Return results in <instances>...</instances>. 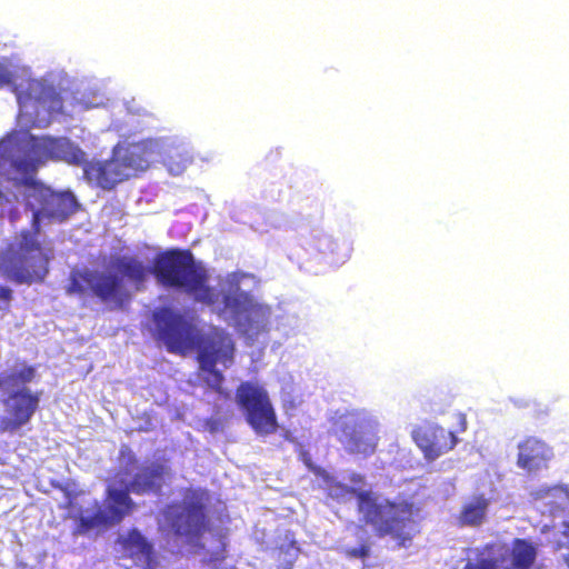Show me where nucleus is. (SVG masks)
<instances>
[{"instance_id": "1", "label": "nucleus", "mask_w": 569, "mask_h": 569, "mask_svg": "<svg viewBox=\"0 0 569 569\" xmlns=\"http://www.w3.org/2000/svg\"><path fill=\"white\" fill-rule=\"evenodd\" d=\"M152 321L156 339L162 341L169 352L186 356L198 351L202 381L210 390L228 398L229 392L223 389L224 376L216 366L221 363L229 368L233 363L236 346L231 335L219 327L203 332L192 319L170 307L157 308Z\"/></svg>"}, {"instance_id": "2", "label": "nucleus", "mask_w": 569, "mask_h": 569, "mask_svg": "<svg viewBox=\"0 0 569 569\" xmlns=\"http://www.w3.org/2000/svg\"><path fill=\"white\" fill-rule=\"evenodd\" d=\"M111 270L89 268L71 270L66 293L79 298H92L111 310L123 309L132 300L130 284L134 291H142L151 274V267L133 254L114 256Z\"/></svg>"}, {"instance_id": "3", "label": "nucleus", "mask_w": 569, "mask_h": 569, "mask_svg": "<svg viewBox=\"0 0 569 569\" xmlns=\"http://www.w3.org/2000/svg\"><path fill=\"white\" fill-rule=\"evenodd\" d=\"M0 176L12 179H37L47 161L78 166L86 162V152L66 137L33 136L12 132L0 140Z\"/></svg>"}, {"instance_id": "4", "label": "nucleus", "mask_w": 569, "mask_h": 569, "mask_svg": "<svg viewBox=\"0 0 569 569\" xmlns=\"http://www.w3.org/2000/svg\"><path fill=\"white\" fill-rule=\"evenodd\" d=\"M357 500V511L377 538L390 537L398 548L407 547L419 533V507L409 500H380L371 490L350 488Z\"/></svg>"}, {"instance_id": "5", "label": "nucleus", "mask_w": 569, "mask_h": 569, "mask_svg": "<svg viewBox=\"0 0 569 569\" xmlns=\"http://www.w3.org/2000/svg\"><path fill=\"white\" fill-rule=\"evenodd\" d=\"M158 284L190 296L196 302L213 306L219 295L209 284L208 270L190 249L170 248L158 252L151 264Z\"/></svg>"}, {"instance_id": "6", "label": "nucleus", "mask_w": 569, "mask_h": 569, "mask_svg": "<svg viewBox=\"0 0 569 569\" xmlns=\"http://www.w3.org/2000/svg\"><path fill=\"white\" fill-rule=\"evenodd\" d=\"M41 230V212L32 213L31 229L21 230L17 250L8 248L0 253V273L16 283L42 282L53 258L52 248L38 240Z\"/></svg>"}, {"instance_id": "7", "label": "nucleus", "mask_w": 569, "mask_h": 569, "mask_svg": "<svg viewBox=\"0 0 569 569\" xmlns=\"http://www.w3.org/2000/svg\"><path fill=\"white\" fill-rule=\"evenodd\" d=\"M37 370L24 361L17 362V368L8 375L0 372V389H9L22 386L12 390L1 400L6 416L0 419V432L14 433L28 425L39 409L41 392L32 391L26 385L33 381Z\"/></svg>"}, {"instance_id": "8", "label": "nucleus", "mask_w": 569, "mask_h": 569, "mask_svg": "<svg viewBox=\"0 0 569 569\" xmlns=\"http://www.w3.org/2000/svg\"><path fill=\"white\" fill-rule=\"evenodd\" d=\"M236 401L246 421L257 435L268 436L278 430L276 410L268 391L261 385L251 381L241 382L236 389Z\"/></svg>"}, {"instance_id": "9", "label": "nucleus", "mask_w": 569, "mask_h": 569, "mask_svg": "<svg viewBox=\"0 0 569 569\" xmlns=\"http://www.w3.org/2000/svg\"><path fill=\"white\" fill-rule=\"evenodd\" d=\"M164 516L177 536L199 539L210 530V520L200 492L188 490L180 502L167 506Z\"/></svg>"}, {"instance_id": "10", "label": "nucleus", "mask_w": 569, "mask_h": 569, "mask_svg": "<svg viewBox=\"0 0 569 569\" xmlns=\"http://www.w3.org/2000/svg\"><path fill=\"white\" fill-rule=\"evenodd\" d=\"M130 492L128 486L124 489L108 487L104 508H101L99 502L96 501L94 512L91 516H80L78 518L74 535H87L92 530L120 523L136 508Z\"/></svg>"}, {"instance_id": "11", "label": "nucleus", "mask_w": 569, "mask_h": 569, "mask_svg": "<svg viewBox=\"0 0 569 569\" xmlns=\"http://www.w3.org/2000/svg\"><path fill=\"white\" fill-rule=\"evenodd\" d=\"M335 435L346 451L365 457L375 453L379 441L378 423L361 412L342 416Z\"/></svg>"}, {"instance_id": "12", "label": "nucleus", "mask_w": 569, "mask_h": 569, "mask_svg": "<svg viewBox=\"0 0 569 569\" xmlns=\"http://www.w3.org/2000/svg\"><path fill=\"white\" fill-rule=\"evenodd\" d=\"M453 416L457 420V426L452 430H447L437 423L427 422L415 427L411 431L415 443L428 461H433L451 451L459 441L457 435L467 430L468 421L466 415L458 411Z\"/></svg>"}, {"instance_id": "13", "label": "nucleus", "mask_w": 569, "mask_h": 569, "mask_svg": "<svg viewBox=\"0 0 569 569\" xmlns=\"http://www.w3.org/2000/svg\"><path fill=\"white\" fill-rule=\"evenodd\" d=\"M12 182L16 187L26 189V198L38 202L40 208L33 212L40 211L41 217L62 221L77 210V199L70 191L56 192L38 179H12Z\"/></svg>"}, {"instance_id": "14", "label": "nucleus", "mask_w": 569, "mask_h": 569, "mask_svg": "<svg viewBox=\"0 0 569 569\" xmlns=\"http://www.w3.org/2000/svg\"><path fill=\"white\" fill-rule=\"evenodd\" d=\"M79 167H82L83 176L89 182L107 191L130 179L114 150L108 160L89 161L86 158V162Z\"/></svg>"}, {"instance_id": "15", "label": "nucleus", "mask_w": 569, "mask_h": 569, "mask_svg": "<svg viewBox=\"0 0 569 569\" xmlns=\"http://www.w3.org/2000/svg\"><path fill=\"white\" fill-rule=\"evenodd\" d=\"M113 150L123 164L128 177L131 178L149 168L159 152V144L157 140L144 139L124 146L118 144Z\"/></svg>"}, {"instance_id": "16", "label": "nucleus", "mask_w": 569, "mask_h": 569, "mask_svg": "<svg viewBox=\"0 0 569 569\" xmlns=\"http://www.w3.org/2000/svg\"><path fill=\"white\" fill-rule=\"evenodd\" d=\"M552 458V448L537 437H527L518 445L517 466L528 473L547 469Z\"/></svg>"}, {"instance_id": "17", "label": "nucleus", "mask_w": 569, "mask_h": 569, "mask_svg": "<svg viewBox=\"0 0 569 569\" xmlns=\"http://www.w3.org/2000/svg\"><path fill=\"white\" fill-rule=\"evenodd\" d=\"M170 475V468L161 461L142 466L128 483L129 490L136 495H160Z\"/></svg>"}, {"instance_id": "18", "label": "nucleus", "mask_w": 569, "mask_h": 569, "mask_svg": "<svg viewBox=\"0 0 569 569\" xmlns=\"http://www.w3.org/2000/svg\"><path fill=\"white\" fill-rule=\"evenodd\" d=\"M118 542L124 556L134 562L144 563V569L152 568L153 547L138 529H130L126 535L118 538Z\"/></svg>"}, {"instance_id": "19", "label": "nucleus", "mask_w": 569, "mask_h": 569, "mask_svg": "<svg viewBox=\"0 0 569 569\" xmlns=\"http://www.w3.org/2000/svg\"><path fill=\"white\" fill-rule=\"evenodd\" d=\"M310 253L318 257L320 262L330 266L341 264L349 258L348 248L340 247L336 240L328 236L316 238L310 243Z\"/></svg>"}, {"instance_id": "20", "label": "nucleus", "mask_w": 569, "mask_h": 569, "mask_svg": "<svg viewBox=\"0 0 569 569\" xmlns=\"http://www.w3.org/2000/svg\"><path fill=\"white\" fill-rule=\"evenodd\" d=\"M535 502L541 501L551 513L562 510L569 501V489L565 485L542 486L529 493Z\"/></svg>"}, {"instance_id": "21", "label": "nucleus", "mask_w": 569, "mask_h": 569, "mask_svg": "<svg viewBox=\"0 0 569 569\" xmlns=\"http://www.w3.org/2000/svg\"><path fill=\"white\" fill-rule=\"evenodd\" d=\"M510 565L503 569H532L538 550L535 543L523 538H515L509 551Z\"/></svg>"}, {"instance_id": "22", "label": "nucleus", "mask_w": 569, "mask_h": 569, "mask_svg": "<svg viewBox=\"0 0 569 569\" xmlns=\"http://www.w3.org/2000/svg\"><path fill=\"white\" fill-rule=\"evenodd\" d=\"M489 499L485 495L473 496L463 503L459 513V522L463 526L478 527L486 519Z\"/></svg>"}, {"instance_id": "23", "label": "nucleus", "mask_w": 569, "mask_h": 569, "mask_svg": "<svg viewBox=\"0 0 569 569\" xmlns=\"http://www.w3.org/2000/svg\"><path fill=\"white\" fill-rule=\"evenodd\" d=\"M509 551L503 542H489L483 546L473 561H468L463 569H498L499 557Z\"/></svg>"}, {"instance_id": "24", "label": "nucleus", "mask_w": 569, "mask_h": 569, "mask_svg": "<svg viewBox=\"0 0 569 569\" xmlns=\"http://www.w3.org/2000/svg\"><path fill=\"white\" fill-rule=\"evenodd\" d=\"M193 160L192 154L187 150L182 149L181 151L178 149H173L167 157V164L171 171H182L190 164Z\"/></svg>"}, {"instance_id": "25", "label": "nucleus", "mask_w": 569, "mask_h": 569, "mask_svg": "<svg viewBox=\"0 0 569 569\" xmlns=\"http://www.w3.org/2000/svg\"><path fill=\"white\" fill-rule=\"evenodd\" d=\"M12 72L4 64L0 63V88L12 84Z\"/></svg>"}, {"instance_id": "26", "label": "nucleus", "mask_w": 569, "mask_h": 569, "mask_svg": "<svg viewBox=\"0 0 569 569\" xmlns=\"http://www.w3.org/2000/svg\"><path fill=\"white\" fill-rule=\"evenodd\" d=\"M12 91L16 93L20 107H24L32 99L30 89L28 91H21L17 86H12Z\"/></svg>"}, {"instance_id": "27", "label": "nucleus", "mask_w": 569, "mask_h": 569, "mask_svg": "<svg viewBox=\"0 0 569 569\" xmlns=\"http://www.w3.org/2000/svg\"><path fill=\"white\" fill-rule=\"evenodd\" d=\"M0 217H7L10 222H16L20 218V213L18 208L14 206V203L9 204L8 209H1Z\"/></svg>"}, {"instance_id": "28", "label": "nucleus", "mask_w": 569, "mask_h": 569, "mask_svg": "<svg viewBox=\"0 0 569 569\" xmlns=\"http://www.w3.org/2000/svg\"><path fill=\"white\" fill-rule=\"evenodd\" d=\"M12 290L9 287L0 286V302L4 303V309L9 308V305L12 300Z\"/></svg>"}, {"instance_id": "29", "label": "nucleus", "mask_w": 569, "mask_h": 569, "mask_svg": "<svg viewBox=\"0 0 569 569\" xmlns=\"http://www.w3.org/2000/svg\"><path fill=\"white\" fill-rule=\"evenodd\" d=\"M18 200L17 196L12 192H6L0 188V206H9L16 203Z\"/></svg>"}, {"instance_id": "30", "label": "nucleus", "mask_w": 569, "mask_h": 569, "mask_svg": "<svg viewBox=\"0 0 569 569\" xmlns=\"http://www.w3.org/2000/svg\"><path fill=\"white\" fill-rule=\"evenodd\" d=\"M369 553H370V548L366 543L360 545L358 548L350 551L351 556L361 558V559L369 557Z\"/></svg>"}, {"instance_id": "31", "label": "nucleus", "mask_w": 569, "mask_h": 569, "mask_svg": "<svg viewBox=\"0 0 569 569\" xmlns=\"http://www.w3.org/2000/svg\"><path fill=\"white\" fill-rule=\"evenodd\" d=\"M563 548H569V545H565L563 542H560V541L555 545L556 550H561ZM563 562L569 568V552L563 556Z\"/></svg>"}, {"instance_id": "32", "label": "nucleus", "mask_w": 569, "mask_h": 569, "mask_svg": "<svg viewBox=\"0 0 569 569\" xmlns=\"http://www.w3.org/2000/svg\"><path fill=\"white\" fill-rule=\"evenodd\" d=\"M562 536L569 539V521L562 522Z\"/></svg>"}, {"instance_id": "33", "label": "nucleus", "mask_w": 569, "mask_h": 569, "mask_svg": "<svg viewBox=\"0 0 569 569\" xmlns=\"http://www.w3.org/2000/svg\"><path fill=\"white\" fill-rule=\"evenodd\" d=\"M278 157H279V151L274 150V151L269 152V154L267 156V159L270 161H274Z\"/></svg>"}, {"instance_id": "34", "label": "nucleus", "mask_w": 569, "mask_h": 569, "mask_svg": "<svg viewBox=\"0 0 569 569\" xmlns=\"http://www.w3.org/2000/svg\"><path fill=\"white\" fill-rule=\"evenodd\" d=\"M130 461H132L133 463L137 462V459H136V457L133 455L130 456Z\"/></svg>"}, {"instance_id": "35", "label": "nucleus", "mask_w": 569, "mask_h": 569, "mask_svg": "<svg viewBox=\"0 0 569 569\" xmlns=\"http://www.w3.org/2000/svg\"><path fill=\"white\" fill-rule=\"evenodd\" d=\"M226 569H238V568H236L234 566H231V567H228Z\"/></svg>"}, {"instance_id": "36", "label": "nucleus", "mask_w": 569, "mask_h": 569, "mask_svg": "<svg viewBox=\"0 0 569 569\" xmlns=\"http://www.w3.org/2000/svg\"><path fill=\"white\" fill-rule=\"evenodd\" d=\"M150 569H152V568H150Z\"/></svg>"}]
</instances>
